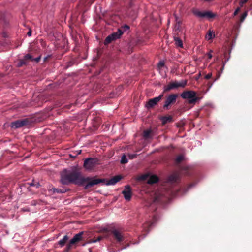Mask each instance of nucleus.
<instances>
[{
    "label": "nucleus",
    "instance_id": "nucleus-9",
    "mask_svg": "<svg viewBox=\"0 0 252 252\" xmlns=\"http://www.w3.org/2000/svg\"><path fill=\"white\" fill-rule=\"evenodd\" d=\"M98 163V160L94 158H88L86 159L84 161V167L86 169H92Z\"/></svg>",
    "mask_w": 252,
    "mask_h": 252
},
{
    "label": "nucleus",
    "instance_id": "nucleus-1",
    "mask_svg": "<svg viewBox=\"0 0 252 252\" xmlns=\"http://www.w3.org/2000/svg\"><path fill=\"white\" fill-rule=\"evenodd\" d=\"M104 179H100L95 177H84L81 172L76 167H74L71 170L64 169L61 174V182L63 185H68L73 183L75 185L82 186L86 183L84 188L88 189L100 183L104 182Z\"/></svg>",
    "mask_w": 252,
    "mask_h": 252
},
{
    "label": "nucleus",
    "instance_id": "nucleus-3",
    "mask_svg": "<svg viewBox=\"0 0 252 252\" xmlns=\"http://www.w3.org/2000/svg\"><path fill=\"white\" fill-rule=\"evenodd\" d=\"M181 96L185 99H188L189 104H194L198 100L199 98L196 96V93L193 91H184L181 94Z\"/></svg>",
    "mask_w": 252,
    "mask_h": 252
},
{
    "label": "nucleus",
    "instance_id": "nucleus-38",
    "mask_svg": "<svg viewBox=\"0 0 252 252\" xmlns=\"http://www.w3.org/2000/svg\"><path fill=\"white\" fill-rule=\"evenodd\" d=\"M96 239L95 238H93V239H91L90 240H89L87 243H95V242H96Z\"/></svg>",
    "mask_w": 252,
    "mask_h": 252
},
{
    "label": "nucleus",
    "instance_id": "nucleus-13",
    "mask_svg": "<svg viewBox=\"0 0 252 252\" xmlns=\"http://www.w3.org/2000/svg\"><path fill=\"white\" fill-rule=\"evenodd\" d=\"M179 180V175L177 173H174L170 175L167 179L168 183L173 184L178 182Z\"/></svg>",
    "mask_w": 252,
    "mask_h": 252
},
{
    "label": "nucleus",
    "instance_id": "nucleus-46",
    "mask_svg": "<svg viewBox=\"0 0 252 252\" xmlns=\"http://www.w3.org/2000/svg\"><path fill=\"white\" fill-rule=\"evenodd\" d=\"M35 184L34 183H33V182L30 184V186H35Z\"/></svg>",
    "mask_w": 252,
    "mask_h": 252
},
{
    "label": "nucleus",
    "instance_id": "nucleus-5",
    "mask_svg": "<svg viewBox=\"0 0 252 252\" xmlns=\"http://www.w3.org/2000/svg\"><path fill=\"white\" fill-rule=\"evenodd\" d=\"M105 231L110 232L113 235L114 238L118 243H121L124 240L125 236L122 232L119 229L112 227L109 229H105Z\"/></svg>",
    "mask_w": 252,
    "mask_h": 252
},
{
    "label": "nucleus",
    "instance_id": "nucleus-31",
    "mask_svg": "<svg viewBox=\"0 0 252 252\" xmlns=\"http://www.w3.org/2000/svg\"><path fill=\"white\" fill-rule=\"evenodd\" d=\"M129 29V26H128L127 25H125L124 26H123L121 27V29L122 30V31H123L124 32L125 31L128 30Z\"/></svg>",
    "mask_w": 252,
    "mask_h": 252
},
{
    "label": "nucleus",
    "instance_id": "nucleus-22",
    "mask_svg": "<svg viewBox=\"0 0 252 252\" xmlns=\"http://www.w3.org/2000/svg\"><path fill=\"white\" fill-rule=\"evenodd\" d=\"M51 190H52L54 193L57 192L58 193H64L66 192L68 190L65 188L57 189L55 188H53Z\"/></svg>",
    "mask_w": 252,
    "mask_h": 252
},
{
    "label": "nucleus",
    "instance_id": "nucleus-41",
    "mask_svg": "<svg viewBox=\"0 0 252 252\" xmlns=\"http://www.w3.org/2000/svg\"><path fill=\"white\" fill-rule=\"evenodd\" d=\"M32 31L31 29H29L28 32H27V34L29 36H31L32 35Z\"/></svg>",
    "mask_w": 252,
    "mask_h": 252
},
{
    "label": "nucleus",
    "instance_id": "nucleus-14",
    "mask_svg": "<svg viewBox=\"0 0 252 252\" xmlns=\"http://www.w3.org/2000/svg\"><path fill=\"white\" fill-rule=\"evenodd\" d=\"M124 32L121 29H118V31L111 34L110 35L112 37L113 41H115L118 39H119L122 35L123 34Z\"/></svg>",
    "mask_w": 252,
    "mask_h": 252
},
{
    "label": "nucleus",
    "instance_id": "nucleus-8",
    "mask_svg": "<svg viewBox=\"0 0 252 252\" xmlns=\"http://www.w3.org/2000/svg\"><path fill=\"white\" fill-rule=\"evenodd\" d=\"M163 96L164 94L162 93L158 96L150 99L146 104V108L150 109L154 107L162 99Z\"/></svg>",
    "mask_w": 252,
    "mask_h": 252
},
{
    "label": "nucleus",
    "instance_id": "nucleus-45",
    "mask_svg": "<svg viewBox=\"0 0 252 252\" xmlns=\"http://www.w3.org/2000/svg\"><path fill=\"white\" fill-rule=\"evenodd\" d=\"M182 170H188V167H183L182 168Z\"/></svg>",
    "mask_w": 252,
    "mask_h": 252
},
{
    "label": "nucleus",
    "instance_id": "nucleus-4",
    "mask_svg": "<svg viewBox=\"0 0 252 252\" xmlns=\"http://www.w3.org/2000/svg\"><path fill=\"white\" fill-rule=\"evenodd\" d=\"M178 97L177 94H171L165 97L163 108L164 110H169L172 106L174 105Z\"/></svg>",
    "mask_w": 252,
    "mask_h": 252
},
{
    "label": "nucleus",
    "instance_id": "nucleus-17",
    "mask_svg": "<svg viewBox=\"0 0 252 252\" xmlns=\"http://www.w3.org/2000/svg\"><path fill=\"white\" fill-rule=\"evenodd\" d=\"M0 21L5 26H6L8 23V19L7 18L6 15L3 12L0 13Z\"/></svg>",
    "mask_w": 252,
    "mask_h": 252
},
{
    "label": "nucleus",
    "instance_id": "nucleus-43",
    "mask_svg": "<svg viewBox=\"0 0 252 252\" xmlns=\"http://www.w3.org/2000/svg\"><path fill=\"white\" fill-rule=\"evenodd\" d=\"M103 238V237L102 236H99L96 239V241H100L101 240H102Z\"/></svg>",
    "mask_w": 252,
    "mask_h": 252
},
{
    "label": "nucleus",
    "instance_id": "nucleus-20",
    "mask_svg": "<svg viewBox=\"0 0 252 252\" xmlns=\"http://www.w3.org/2000/svg\"><path fill=\"white\" fill-rule=\"evenodd\" d=\"M69 239L68 236L67 235H65L63 236V238L58 242V244L61 247H63L64 246L66 243V242L68 241Z\"/></svg>",
    "mask_w": 252,
    "mask_h": 252
},
{
    "label": "nucleus",
    "instance_id": "nucleus-51",
    "mask_svg": "<svg viewBox=\"0 0 252 252\" xmlns=\"http://www.w3.org/2000/svg\"><path fill=\"white\" fill-rule=\"evenodd\" d=\"M75 154L73 153V154H72V156H74Z\"/></svg>",
    "mask_w": 252,
    "mask_h": 252
},
{
    "label": "nucleus",
    "instance_id": "nucleus-15",
    "mask_svg": "<svg viewBox=\"0 0 252 252\" xmlns=\"http://www.w3.org/2000/svg\"><path fill=\"white\" fill-rule=\"evenodd\" d=\"M124 32L121 29H118V31L111 34L110 35L112 37L113 41H115L118 39H119L122 35L123 34Z\"/></svg>",
    "mask_w": 252,
    "mask_h": 252
},
{
    "label": "nucleus",
    "instance_id": "nucleus-16",
    "mask_svg": "<svg viewBox=\"0 0 252 252\" xmlns=\"http://www.w3.org/2000/svg\"><path fill=\"white\" fill-rule=\"evenodd\" d=\"M157 220V217L154 216L153 218V221H149L147 222L146 223H145L144 225V228L146 229L147 227V229L146 230L147 231V233H148L149 231V227H151L154 222H155Z\"/></svg>",
    "mask_w": 252,
    "mask_h": 252
},
{
    "label": "nucleus",
    "instance_id": "nucleus-10",
    "mask_svg": "<svg viewBox=\"0 0 252 252\" xmlns=\"http://www.w3.org/2000/svg\"><path fill=\"white\" fill-rule=\"evenodd\" d=\"M29 121L27 119L18 120L11 123V126L13 128L21 127L28 124Z\"/></svg>",
    "mask_w": 252,
    "mask_h": 252
},
{
    "label": "nucleus",
    "instance_id": "nucleus-24",
    "mask_svg": "<svg viewBox=\"0 0 252 252\" xmlns=\"http://www.w3.org/2000/svg\"><path fill=\"white\" fill-rule=\"evenodd\" d=\"M113 41V40L112 39V37L110 35H109L105 38L104 42V44L105 45H107L110 43H111Z\"/></svg>",
    "mask_w": 252,
    "mask_h": 252
},
{
    "label": "nucleus",
    "instance_id": "nucleus-12",
    "mask_svg": "<svg viewBox=\"0 0 252 252\" xmlns=\"http://www.w3.org/2000/svg\"><path fill=\"white\" fill-rule=\"evenodd\" d=\"M125 198L126 200H130L131 197V191L130 187L129 185L125 186L124 190L122 191Z\"/></svg>",
    "mask_w": 252,
    "mask_h": 252
},
{
    "label": "nucleus",
    "instance_id": "nucleus-11",
    "mask_svg": "<svg viewBox=\"0 0 252 252\" xmlns=\"http://www.w3.org/2000/svg\"><path fill=\"white\" fill-rule=\"evenodd\" d=\"M122 178V177L121 175L115 176L112 178H111L108 181H106L105 179H103L105 181L104 182L102 183L104 185H113L116 184L118 182L121 180Z\"/></svg>",
    "mask_w": 252,
    "mask_h": 252
},
{
    "label": "nucleus",
    "instance_id": "nucleus-49",
    "mask_svg": "<svg viewBox=\"0 0 252 252\" xmlns=\"http://www.w3.org/2000/svg\"><path fill=\"white\" fill-rule=\"evenodd\" d=\"M216 80H217V78H216V79H214V81H213V82L215 81Z\"/></svg>",
    "mask_w": 252,
    "mask_h": 252
},
{
    "label": "nucleus",
    "instance_id": "nucleus-28",
    "mask_svg": "<svg viewBox=\"0 0 252 252\" xmlns=\"http://www.w3.org/2000/svg\"><path fill=\"white\" fill-rule=\"evenodd\" d=\"M24 60L27 62V60H30L32 61H33V57L29 54H26L24 58Z\"/></svg>",
    "mask_w": 252,
    "mask_h": 252
},
{
    "label": "nucleus",
    "instance_id": "nucleus-7",
    "mask_svg": "<svg viewBox=\"0 0 252 252\" xmlns=\"http://www.w3.org/2000/svg\"><path fill=\"white\" fill-rule=\"evenodd\" d=\"M192 13L194 15L199 18H213L215 17V14L211 11L202 12L197 9H193Z\"/></svg>",
    "mask_w": 252,
    "mask_h": 252
},
{
    "label": "nucleus",
    "instance_id": "nucleus-27",
    "mask_svg": "<svg viewBox=\"0 0 252 252\" xmlns=\"http://www.w3.org/2000/svg\"><path fill=\"white\" fill-rule=\"evenodd\" d=\"M151 133V130H144L143 132V137L146 139L149 138Z\"/></svg>",
    "mask_w": 252,
    "mask_h": 252
},
{
    "label": "nucleus",
    "instance_id": "nucleus-47",
    "mask_svg": "<svg viewBox=\"0 0 252 252\" xmlns=\"http://www.w3.org/2000/svg\"><path fill=\"white\" fill-rule=\"evenodd\" d=\"M36 186V188H38L40 186L39 184L38 183H37L36 184H35V185Z\"/></svg>",
    "mask_w": 252,
    "mask_h": 252
},
{
    "label": "nucleus",
    "instance_id": "nucleus-21",
    "mask_svg": "<svg viewBox=\"0 0 252 252\" xmlns=\"http://www.w3.org/2000/svg\"><path fill=\"white\" fill-rule=\"evenodd\" d=\"M174 39L176 46L181 48L183 47L182 40L179 37L174 36Z\"/></svg>",
    "mask_w": 252,
    "mask_h": 252
},
{
    "label": "nucleus",
    "instance_id": "nucleus-40",
    "mask_svg": "<svg viewBox=\"0 0 252 252\" xmlns=\"http://www.w3.org/2000/svg\"><path fill=\"white\" fill-rule=\"evenodd\" d=\"M40 60V57H38L36 58H33V61H35L36 63H38Z\"/></svg>",
    "mask_w": 252,
    "mask_h": 252
},
{
    "label": "nucleus",
    "instance_id": "nucleus-23",
    "mask_svg": "<svg viewBox=\"0 0 252 252\" xmlns=\"http://www.w3.org/2000/svg\"><path fill=\"white\" fill-rule=\"evenodd\" d=\"M27 64V62H26L24 59L19 60L18 63L17 64V67H22L24 65H26Z\"/></svg>",
    "mask_w": 252,
    "mask_h": 252
},
{
    "label": "nucleus",
    "instance_id": "nucleus-25",
    "mask_svg": "<svg viewBox=\"0 0 252 252\" xmlns=\"http://www.w3.org/2000/svg\"><path fill=\"white\" fill-rule=\"evenodd\" d=\"M184 160V156L183 155L178 156L175 159L176 164H180Z\"/></svg>",
    "mask_w": 252,
    "mask_h": 252
},
{
    "label": "nucleus",
    "instance_id": "nucleus-33",
    "mask_svg": "<svg viewBox=\"0 0 252 252\" xmlns=\"http://www.w3.org/2000/svg\"><path fill=\"white\" fill-rule=\"evenodd\" d=\"M81 150H78L75 151V152H74V154H75L74 156H72V154H70V156L72 158H75L77 155L81 154Z\"/></svg>",
    "mask_w": 252,
    "mask_h": 252
},
{
    "label": "nucleus",
    "instance_id": "nucleus-19",
    "mask_svg": "<svg viewBox=\"0 0 252 252\" xmlns=\"http://www.w3.org/2000/svg\"><path fill=\"white\" fill-rule=\"evenodd\" d=\"M158 181V178L156 175L151 176L148 180V183L153 184Z\"/></svg>",
    "mask_w": 252,
    "mask_h": 252
},
{
    "label": "nucleus",
    "instance_id": "nucleus-30",
    "mask_svg": "<svg viewBox=\"0 0 252 252\" xmlns=\"http://www.w3.org/2000/svg\"><path fill=\"white\" fill-rule=\"evenodd\" d=\"M248 15V12L245 11L240 17V22H243Z\"/></svg>",
    "mask_w": 252,
    "mask_h": 252
},
{
    "label": "nucleus",
    "instance_id": "nucleus-29",
    "mask_svg": "<svg viewBox=\"0 0 252 252\" xmlns=\"http://www.w3.org/2000/svg\"><path fill=\"white\" fill-rule=\"evenodd\" d=\"M128 160L126 158V156L125 155H124L121 158V163L122 164H126Z\"/></svg>",
    "mask_w": 252,
    "mask_h": 252
},
{
    "label": "nucleus",
    "instance_id": "nucleus-32",
    "mask_svg": "<svg viewBox=\"0 0 252 252\" xmlns=\"http://www.w3.org/2000/svg\"><path fill=\"white\" fill-rule=\"evenodd\" d=\"M73 64V62L72 61H70L66 63V65L65 66V68H68L70 66H71Z\"/></svg>",
    "mask_w": 252,
    "mask_h": 252
},
{
    "label": "nucleus",
    "instance_id": "nucleus-36",
    "mask_svg": "<svg viewBox=\"0 0 252 252\" xmlns=\"http://www.w3.org/2000/svg\"><path fill=\"white\" fill-rule=\"evenodd\" d=\"M212 75V73H209L205 76L204 78L207 80L211 78Z\"/></svg>",
    "mask_w": 252,
    "mask_h": 252
},
{
    "label": "nucleus",
    "instance_id": "nucleus-2",
    "mask_svg": "<svg viewBox=\"0 0 252 252\" xmlns=\"http://www.w3.org/2000/svg\"><path fill=\"white\" fill-rule=\"evenodd\" d=\"M84 232L81 231L79 233L76 234L69 241L67 244L63 252H69L70 250L72 248L74 245L83 240V235Z\"/></svg>",
    "mask_w": 252,
    "mask_h": 252
},
{
    "label": "nucleus",
    "instance_id": "nucleus-48",
    "mask_svg": "<svg viewBox=\"0 0 252 252\" xmlns=\"http://www.w3.org/2000/svg\"><path fill=\"white\" fill-rule=\"evenodd\" d=\"M178 25H179V26H180V22H178Z\"/></svg>",
    "mask_w": 252,
    "mask_h": 252
},
{
    "label": "nucleus",
    "instance_id": "nucleus-37",
    "mask_svg": "<svg viewBox=\"0 0 252 252\" xmlns=\"http://www.w3.org/2000/svg\"><path fill=\"white\" fill-rule=\"evenodd\" d=\"M240 11V8L238 7L234 12V16H236Z\"/></svg>",
    "mask_w": 252,
    "mask_h": 252
},
{
    "label": "nucleus",
    "instance_id": "nucleus-34",
    "mask_svg": "<svg viewBox=\"0 0 252 252\" xmlns=\"http://www.w3.org/2000/svg\"><path fill=\"white\" fill-rule=\"evenodd\" d=\"M165 65V63L163 61H160L158 63V67L159 68H161L163 67Z\"/></svg>",
    "mask_w": 252,
    "mask_h": 252
},
{
    "label": "nucleus",
    "instance_id": "nucleus-39",
    "mask_svg": "<svg viewBox=\"0 0 252 252\" xmlns=\"http://www.w3.org/2000/svg\"><path fill=\"white\" fill-rule=\"evenodd\" d=\"M212 52V51L210 50V52L208 53H207V54L208 58L209 59H211L212 57V55L211 54Z\"/></svg>",
    "mask_w": 252,
    "mask_h": 252
},
{
    "label": "nucleus",
    "instance_id": "nucleus-42",
    "mask_svg": "<svg viewBox=\"0 0 252 252\" xmlns=\"http://www.w3.org/2000/svg\"><path fill=\"white\" fill-rule=\"evenodd\" d=\"M248 1V0H241L240 2L242 4H243L246 3Z\"/></svg>",
    "mask_w": 252,
    "mask_h": 252
},
{
    "label": "nucleus",
    "instance_id": "nucleus-6",
    "mask_svg": "<svg viewBox=\"0 0 252 252\" xmlns=\"http://www.w3.org/2000/svg\"><path fill=\"white\" fill-rule=\"evenodd\" d=\"M187 83L186 80H182L180 82L174 81L170 82L167 85L164 87L163 94L165 92L170 91L171 90L176 89L179 87L184 88Z\"/></svg>",
    "mask_w": 252,
    "mask_h": 252
},
{
    "label": "nucleus",
    "instance_id": "nucleus-26",
    "mask_svg": "<svg viewBox=\"0 0 252 252\" xmlns=\"http://www.w3.org/2000/svg\"><path fill=\"white\" fill-rule=\"evenodd\" d=\"M214 36V35L213 34L212 32L210 30H209L206 35V39L209 40L212 39Z\"/></svg>",
    "mask_w": 252,
    "mask_h": 252
},
{
    "label": "nucleus",
    "instance_id": "nucleus-44",
    "mask_svg": "<svg viewBox=\"0 0 252 252\" xmlns=\"http://www.w3.org/2000/svg\"><path fill=\"white\" fill-rule=\"evenodd\" d=\"M212 84H213V82H208L207 83V85L208 86V87L209 88L211 87Z\"/></svg>",
    "mask_w": 252,
    "mask_h": 252
},
{
    "label": "nucleus",
    "instance_id": "nucleus-18",
    "mask_svg": "<svg viewBox=\"0 0 252 252\" xmlns=\"http://www.w3.org/2000/svg\"><path fill=\"white\" fill-rule=\"evenodd\" d=\"M162 122L163 125L168 123H171L173 121V118L172 116L168 115L163 117L161 118Z\"/></svg>",
    "mask_w": 252,
    "mask_h": 252
},
{
    "label": "nucleus",
    "instance_id": "nucleus-50",
    "mask_svg": "<svg viewBox=\"0 0 252 252\" xmlns=\"http://www.w3.org/2000/svg\"><path fill=\"white\" fill-rule=\"evenodd\" d=\"M85 243H84V244H83L82 245V246H85Z\"/></svg>",
    "mask_w": 252,
    "mask_h": 252
},
{
    "label": "nucleus",
    "instance_id": "nucleus-35",
    "mask_svg": "<svg viewBox=\"0 0 252 252\" xmlns=\"http://www.w3.org/2000/svg\"><path fill=\"white\" fill-rule=\"evenodd\" d=\"M137 154H129L128 157L130 159H132L137 157Z\"/></svg>",
    "mask_w": 252,
    "mask_h": 252
}]
</instances>
